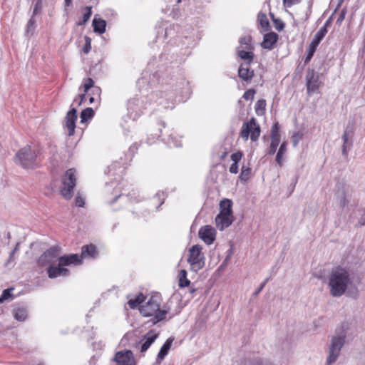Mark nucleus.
Wrapping results in <instances>:
<instances>
[{
  "instance_id": "obj_3",
  "label": "nucleus",
  "mask_w": 365,
  "mask_h": 365,
  "mask_svg": "<svg viewBox=\"0 0 365 365\" xmlns=\"http://www.w3.org/2000/svg\"><path fill=\"white\" fill-rule=\"evenodd\" d=\"M37 156L36 150L30 146H26L16 153L14 161L24 168L33 169L38 165Z\"/></svg>"
},
{
  "instance_id": "obj_37",
  "label": "nucleus",
  "mask_w": 365,
  "mask_h": 365,
  "mask_svg": "<svg viewBox=\"0 0 365 365\" xmlns=\"http://www.w3.org/2000/svg\"><path fill=\"white\" fill-rule=\"evenodd\" d=\"M91 9H92L91 6H86L85 8V12L83 15L82 20L80 21L79 22H78V25H79V26L84 25L89 20L91 14H92Z\"/></svg>"
},
{
  "instance_id": "obj_14",
  "label": "nucleus",
  "mask_w": 365,
  "mask_h": 365,
  "mask_svg": "<svg viewBox=\"0 0 365 365\" xmlns=\"http://www.w3.org/2000/svg\"><path fill=\"white\" fill-rule=\"evenodd\" d=\"M158 334L156 333L154 330L149 331L143 338V339L139 342L140 345V351L143 353L146 351L151 344L156 340L158 337Z\"/></svg>"
},
{
  "instance_id": "obj_53",
  "label": "nucleus",
  "mask_w": 365,
  "mask_h": 365,
  "mask_svg": "<svg viewBox=\"0 0 365 365\" xmlns=\"http://www.w3.org/2000/svg\"><path fill=\"white\" fill-rule=\"evenodd\" d=\"M75 204L78 207H83L85 204L84 198L80 195H77L75 199Z\"/></svg>"
},
{
  "instance_id": "obj_20",
  "label": "nucleus",
  "mask_w": 365,
  "mask_h": 365,
  "mask_svg": "<svg viewBox=\"0 0 365 365\" xmlns=\"http://www.w3.org/2000/svg\"><path fill=\"white\" fill-rule=\"evenodd\" d=\"M160 97L158 99V103L163 106L165 108H174V93H167L165 91L160 93Z\"/></svg>"
},
{
  "instance_id": "obj_22",
  "label": "nucleus",
  "mask_w": 365,
  "mask_h": 365,
  "mask_svg": "<svg viewBox=\"0 0 365 365\" xmlns=\"http://www.w3.org/2000/svg\"><path fill=\"white\" fill-rule=\"evenodd\" d=\"M98 255L96 247L93 245H84L81 248V255H79L81 259L83 258H96Z\"/></svg>"
},
{
  "instance_id": "obj_45",
  "label": "nucleus",
  "mask_w": 365,
  "mask_h": 365,
  "mask_svg": "<svg viewBox=\"0 0 365 365\" xmlns=\"http://www.w3.org/2000/svg\"><path fill=\"white\" fill-rule=\"evenodd\" d=\"M274 26L278 31H281L284 28V24L280 19H273Z\"/></svg>"
},
{
  "instance_id": "obj_24",
  "label": "nucleus",
  "mask_w": 365,
  "mask_h": 365,
  "mask_svg": "<svg viewBox=\"0 0 365 365\" xmlns=\"http://www.w3.org/2000/svg\"><path fill=\"white\" fill-rule=\"evenodd\" d=\"M173 338H168L164 343V344L162 346L157 356L156 360L158 362H160L162 360H163L165 356L168 354L169 350L173 342Z\"/></svg>"
},
{
  "instance_id": "obj_47",
  "label": "nucleus",
  "mask_w": 365,
  "mask_h": 365,
  "mask_svg": "<svg viewBox=\"0 0 365 365\" xmlns=\"http://www.w3.org/2000/svg\"><path fill=\"white\" fill-rule=\"evenodd\" d=\"M242 157V153L240 151L234 153L231 155V160L233 161V163H238Z\"/></svg>"
},
{
  "instance_id": "obj_36",
  "label": "nucleus",
  "mask_w": 365,
  "mask_h": 365,
  "mask_svg": "<svg viewBox=\"0 0 365 365\" xmlns=\"http://www.w3.org/2000/svg\"><path fill=\"white\" fill-rule=\"evenodd\" d=\"M251 37L243 36L240 38V43L243 49L251 50L252 48L251 46Z\"/></svg>"
},
{
  "instance_id": "obj_44",
  "label": "nucleus",
  "mask_w": 365,
  "mask_h": 365,
  "mask_svg": "<svg viewBox=\"0 0 365 365\" xmlns=\"http://www.w3.org/2000/svg\"><path fill=\"white\" fill-rule=\"evenodd\" d=\"M83 83H84L83 88H84L85 93H87L89 89L93 88L94 87V86H93L94 81L91 78H85L83 81Z\"/></svg>"
},
{
  "instance_id": "obj_31",
  "label": "nucleus",
  "mask_w": 365,
  "mask_h": 365,
  "mask_svg": "<svg viewBox=\"0 0 365 365\" xmlns=\"http://www.w3.org/2000/svg\"><path fill=\"white\" fill-rule=\"evenodd\" d=\"M94 115V111L91 108H87L81 113V123H84L91 120Z\"/></svg>"
},
{
  "instance_id": "obj_11",
  "label": "nucleus",
  "mask_w": 365,
  "mask_h": 365,
  "mask_svg": "<svg viewBox=\"0 0 365 365\" xmlns=\"http://www.w3.org/2000/svg\"><path fill=\"white\" fill-rule=\"evenodd\" d=\"M114 360L118 365H135L134 356L130 350L117 352Z\"/></svg>"
},
{
  "instance_id": "obj_35",
  "label": "nucleus",
  "mask_w": 365,
  "mask_h": 365,
  "mask_svg": "<svg viewBox=\"0 0 365 365\" xmlns=\"http://www.w3.org/2000/svg\"><path fill=\"white\" fill-rule=\"evenodd\" d=\"M167 144L170 147H180L182 145L181 140L173 135H170L168 140Z\"/></svg>"
},
{
  "instance_id": "obj_39",
  "label": "nucleus",
  "mask_w": 365,
  "mask_h": 365,
  "mask_svg": "<svg viewBox=\"0 0 365 365\" xmlns=\"http://www.w3.org/2000/svg\"><path fill=\"white\" fill-rule=\"evenodd\" d=\"M144 299V296L140 294L138 296H137L134 299H130L128 301V304L131 309H134L138 305H140Z\"/></svg>"
},
{
  "instance_id": "obj_17",
  "label": "nucleus",
  "mask_w": 365,
  "mask_h": 365,
  "mask_svg": "<svg viewBox=\"0 0 365 365\" xmlns=\"http://www.w3.org/2000/svg\"><path fill=\"white\" fill-rule=\"evenodd\" d=\"M47 273L49 278L53 279L61 276H68L69 274V270L61 265L58 262L57 266L49 265L47 269Z\"/></svg>"
},
{
  "instance_id": "obj_1",
  "label": "nucleus",
  "mask_w": 365,
  "mask_h": 365,
  "mask_svg": "<svg viewBox=\"0 0 365 365\" xmlns=\"http://www.w3.org/2000/svg\"><path fill=\"white\" fill-rule=\"evenodd\" d=\"M354 275L346 267L336 266L331 269L328 275V287L330 294L340 297L352 287Z\"/></svg>"
},
{
  "instance_id": "obj_30",
  "label": "nucleus",
  "mask_w": 365,
  "mask_h": 365,
  "mask_svg": "<svg viewBox=\"0 0 365 365\" xmlns=\"http://www.w3.org/2000/svg\"><path fill=\"white\" fill-rule=\"evenodd\" d=\"M232 202L229 199H224L220 203V212L219 213H226V214H232Z\"/></svg>"
},
{
  "instance_id": "obj_28",
  "label": "nucleus",
  "mask_w": 365,
  "mask_h": 365,
  "mask_svg": "<svg viewBox=\"0 0 365 365\" xmlns=\"http://www.w3.org/2000/svg\"><path fill=\"white\" fill-rule=\"evenodd\" d=\"M257 21L262 29V32H266L269 31L270 29V24L269 22V20L267 19V16L264 13H259L257 16Z\"/></svg>"
},
{
  "instance_id": "obj_32",
  "label": "nucleus",
  "mask_w": 365,
  "mask_h": 365,
  "mask_svg": "<svg viewBox=\"0 0 365 365\" xmlns=\"http://www.w3.org/2000/svg\"><path fill=\"white\" fill-rule=\"evenodd\" d=\"M190 284V281L187 279V271L185 269H181L179 273V286L180 287H188Z\"/></svg>"
},
{
  "instance_id": "obj_61",
  "label": "nucleus",
  "mask_w": 365,
  "mask_h": 365,
  "mask_svg": "<svg viewBox=\"0 0 365 365\" xmlns=\"http://www.w3.org/2000/svg\"><path fill=\"white\" fill-rule=\"evenodd\" d=\"M72 1H73V0H65V4H66V6H69L71 4Z\"/></svg>"
},
{
  "instance_id": "obj_56",
  "label": "nucleus",
  "mask_w": 365,
  "mask_h": 365,
  "mask_svg": "<svg viewBox=\"0 0 365 365\" xmlns=\"http://www.w3.org/2000/svg\"><path fill=\"white\" fill-rule=\"evenodd\" d=\"M230 172L231 173L236 174L238 173V165L237 163H232L230 167Z\"/></svg>"
},
{
  "instance_id": "obj_42",
  "label": "nucleus",
  "mask_w": 365,
  "mask_h": 365,
  "mask_svg": "<svg viewBox=\"0 0 365 365\" xmlns=\"http://www.w3.org/2000/svg\"><path fill=\"white\" fill-rule=\"evenodd\" d=\"M303 133L301 132L294 133L292 136V142L294 147H296L299 142L302 139Z\"/></svg>"
},
{
  "instance_id": "obj_2",
  "label": "nucleus",
  "mask_w": 365,
  "mask_h": 365,
  "mask_svg": "<svg viewBox=\"0 0 365 365\" xmlns=\"http://www.w3.org/2000/svg\"><path fill=\"white\" fill-rule=\"evenodd\" d=\"M139 310L144 317H153L150 319L153 324L164 319L168 312L166 309H160V299L157 296H152L147 302L140 306Z\"/></svg>"
},
{
  "instance_id": "obj_34",
  "label": "nucleus",
  "mask_w": 365,
  "mask_h": 365,
  "mask_svg": "<svg viewBox=\"0 0 365 365\" xmlns=\"http://www.w3.org/2000/svg\"><path fill=\"white\" fill-rule=\"evenodd\" d=\"M279 142L280 139L277 138L276 136L271 138V143L267 153L269 155H274L275 153Z\"/></svg>"
},
{
  "instance_id": "obj_16",
  "label": "nucleus",
  "mask_w": 365,
  "mask_h": 365,
  "mask_svg": "<svg viewBox=\"0 0 365 365\" xmlns=\"http://www.w3.org/2000/svg\"><path fill=\"white\" fill-rule=\"evenodd\" d=\"M76 120L77 110L75 108H73L67 113L66 116V128H67L68 134L70 136L74 134Z\"/></svg>"
},
{
  "instance_id": "obj_43",
  "label": "nucleus",
  "mask_w": 365,
  "mask_h": 365,
  "mask_svg": "<svg viewBox=\"0 0 365 365\" xmlns=\"http://www.w3.org/2000/svg\"><path fill=\"white\" fill-rule=\"evenodd\" d=\"M265 106H266L265 101L264 100H259L256 103V106H255L256 113L257 114H259V112L263 113L265 110Z\"/></svg>"
},
{
  "instance_id": "obj_62",
  "label": "nucleus",
  "mask_w": 365,
  "mask_h": 365,
  "mask_svg": "<svg viewBox=\"0 0 365 365\" xmlns=\"http://www.w3.org/2000/svg\"><path fill=\"white\" fill-rule=\"evenodd\" d=\"M95 101V98L93 96L90 97L89 102L90 103H93Z\"/></svg>"
},
{
  "instance_id": "obj_5",
  "label": "nucleus",
  "mask_w": 365,
  "mask_h": 365,
  "mask_svg": "<svg viewBox=\"0 0 365 365\" xmlns=\"http://www.w3.org/2000/svg\"><path fill=\"white\" fill-rule=\"evenodd\" d=\"M76 183V170L68 169L62 178V186L60 190V193L63 198L66 200L72 198Z\"/></svg>"
},
{
  "instance_id": "obj_33",
  "label": "nucleus",
  "mask_w": 365,
  "mask_h": 365,
  "mask_svg": "<svg viewBox=\"0 0 365 365\" xmlns=\"http://www.w3.org/2000/svg\"><path fill=\"white\" fill-rule=\"evenodd\" d=\"M35 29L36 20L34 19V16H31L26 24L25 35L27 36H32L34 34Z\"/></svg>"
},
{
  "instance_id": "obj_52",
  "label": "nucleus",
  "mask_w": 365,
  "mask_h": 365,
  "mask_svg": "<svg viewBox=\"0 0 365 365\" xmlns=\"http://www.w3.org/2000/svg\"><path fill=\"white\" fill-rule=\"evenodd\" d=\"M301 0H283V4L285 7H291L293 5L297 4Z\"/></svg>"
},
{
  "instance_id": "obj_19",
  "label": "nucleus",
  "mask_w": 365,
  "mask_h": 365,
  "mask_svg": "<svg viewBox=\"0 0 365 365\" xmlns=\"http://www.w3.org/2000/svg\"><path fill=\"white\" fill-rule=\"evenodd\" d=\"M58 262L63 267L70 264H78L81 263V257L78 254L64 255L58 258Z\"/></svg>"
},
{
  "instance_id": "obj_8",
  "label": "nucleus",
  "mask_w": 365,
  "mask_h": 365,
  "mask_svg": "<svg viewBox=\"0 0 365 365\" xmlns=\"http://www.w3.org/2000/svg\"><path fill=\"white\" fill-rule=\"evenodd\" d=\"M59 251L57 247H51L48 249L38 258V266L43 267L54 262L59 256Z\"/></svg>"
},
{
  "instance_id": "obj_23",
  "label": "nucleus",
  "mask_w": 365,
  "mask_h": 365,
  "mask_svg": "<svg viewBox=\"0 0 365 365\" xmlns=\"http://www.w3.org/2000/svg\"><path fill=\"white\" fill-rule=\"evenodd\" d=\"M14 318L19 322H24L28 317V311L26 307L18 305L13 309Z\"/></svg>"
},
{
  "instance_id": "obj_49",
  "label": "nucleus",
  "mask_w": 365,
  "mask_h": 365,
  "mask_svg": "<svg viewBox=\"0 0 365 365\" xmlns=\"http://www.w3.org/2000/svg\"><path fill=\"white\" fill-rule=\"evenodd\" d=\"M85 41H86V43H85L84 47L83 48V51L85 53H88L91 49V40L90 38L86 36Z\"/></svg>"
},
{
  "instance_id": "obj_4",
  "label": "nucleus",
  "mask_w": 365,
  "mask_h": 365,
  "mask_svg": "<svg viewBox=\"0 0 365 365\" xmlns=\"http://www.w3.org/2000/svg\"><path fill=\"white\" fill-rule=\"evenodd\" d=\"M346 335L341 332L332 336L328 346L326 365H333L338 359L345 342Z\"/></svg>"
},
{
  "instance_id": "obj_10",
  "label": "nucleus",
  "mask_w": 365,
  "mask_h": 365,
  "mask_svg": "<svg viewBox=\"0 0 365 365\" xmlns=\"http://www.w3.org/2000/svg\"><path fill=\"white\" fill-rule=\"evenodd\" d=\"M307 89L309 93H314L320 87L319 76L314 70L309 69L306 74Z\"/></svg>"
},
{
  "instance_id": "obj_50",
  "label": "nucleus",
  "mask_w": 365,
  "mask_h": 365,
  "mask_svg": "<svg viewBox=\"0 0 365 365\" xmlns=\"http://www.w3.org/2000/svg\"><path fill=\"white\" fill-rule=\"evenodd\" d=\"M276 137L279 139H280V135L279 133V126H278V123H276L272 128V130H271V138L272 137Z\"/></svg>"
},
{
  "instance_id": "obj_51",
  "label": "nucleus",
  "mask_w": 365,
  "mask_h": 365,
  "mask_svg": "<svg viewBox=\"0 0 365 365\" xmlns=\"http://www.w3.org/2000/svg\"><path fill=\"white\" fill-rule=\"evenodd\" d=\"M255 93V91L253 89H250L244 93L243 98L245 100L252 99L254 98Z\"/></svg>"
},
{
  "instance_id": "obj_55",
  "label": "nucleus",
  "mask_w": 365,
  "mask_h": 365,
  "mask_svg": "<svg viewBox=\"0 0 365 365\" xmlns=\"http://www.w3.org/2000/svg\"><path fill=\"white\" fill-rule=\"evenodd\" d=\"M269 278H266L264 282L260 284L259 287L254 292V295L257 296L263 289L266 284L269 282Z\"/></svg>"
},
{
  "instance_id": "obj_38",
  "label": "nucleus",
  "mask_w": 365,
  "mask_h": 365,
  "mask_svg": "<svg viewBox=\"0 0 365 365\" xmlns=\"http://www.w3.org/2000/svg\"><path fill=\"white\" fill-rule=\"evenodd\" d=\"M286 152V143H283L277 153L276 155V162L281 166L282 165V156L284 155V153Z\"/></svg>"
},
{
  "instance_id": "obj_63",
  "label": "nucleus",
  "mask_w": 365,
  "mask_h": 365,
  "mask_svg": "<svg viewBox=\"0 0 365 365\" xmlns=\"http://www.w3.org/2000/svg\"><path fill=\"white\" fill-rule=\"evenodd\" d=\"M297 178H296L294 180V181H293L294 186H293V189H292V190H294V187L295 185L297 184Z\"/></svg>"
},
{
  "instance_id": "obj_27",
  "label": "nucleus",
  "mask_w": 365,
  "mask_h": 365,
  "mask_svg": "<svg viewBox=\"0 0 365 365\" xmlns=\"http://www.w3.org/2000/svg\"><path fill=\"white\" fill-rule=\"evenodd\" d=\"M240 365H269V361L263 360L259 356H256L245 359Z\"/></svg>"
},
{
  "instance_id": "obj_54",
  "label": "nucleus",
  "mask_w": 365,
  "mask_h": 365,
  "mask_svg": "<svg viewBox=\"0 0 365 365\" xmlns=\"http://www.w3.org/2000/svg\"><path fill=\"white\" fill-rule=\"evenodd\" d=\"M250 171V168H246V169H245V168L243 167V168H242V172H241V173H240V178L241 180H245L247 179V175H248V174H249Z\"/></svg>"
},
{
  "instance_id": "obj_26",
  "label": "nucleus",
  "mask_w": 365,
  "mask_h": 365,
  "mask_svg": "<svg viewBox=\"0 0 365 365\" xmlns=\"http://www.w3.org/2000/svg\"><path fill=\"white\" fill-rule=\"evenodd\" d=\"M328 24V21L326 22L325 25L323 26L315 34L313 40L312 41L311 43L318 46L320 41L324 38L325 35L327 33V25Z\"/></svg>"
},
{
  "instance_id": "obj_9",
  "label": "nucleus",
  "mask_w": 365,
  "mask_h": 365,
  "mask_svg": "<svg viewBox=\"0 0 365 365\" xmlns=\"http://www.w3.org/2000/svg\"><path fill=\"white\" fill-rule=\"evenodd\" d=\"M351 189L349 185L340 183L337 186L336 198L341 208L348 205L351 197Z\"/></svg>"
},
{
  "instance_id": "obj_15",
  "label": "nucleus",
  "mask_w": 365,
  "mask_h": 365,
  "mask_svg": "<svg viewBox=\"0 0 365 365\" xmlns=\"http://www.w3.org/2000/svg\"><path fill=\"white\" fill-rule=\"evenodd\" d=\"M353 135V128L349 127V125L345 129L343 135H342V140H343V145H342V155L344 156H347L348 151L350 150L351 147L352 146V138Z\"/></svg>"
},
{
  "instance_id": "obj_40",
  "label": "nucleus",
  "mask_w": 365,
  "mask_h": 365,
  "mask_svg": "<svg viewBox=\"0 0 365 365\" xmlns=\"http://www.w3.org/2000/svg\"><path fill=\"white\" fill-rule=\"evenodd\" d=\"M317 46L311 43L309 44L308 48H307V56L304 58V63H307L310 61V60L312 59V56H314V53H315L316 51V49H317Z\"/></svg>"
},
{
  "instance_id": "obj_59",
  "label": "nucleus",
  "mask_w": 365,
  "mask_h": 365,
  "mask_svg": "<svg viewBox=\"0 0 365 365\" xmlns=\"http://www.w3.org/2000/svg\"><path fill=\"white\" fill-rule=\"evenodd\" d=\"M344 17H345V12L344 11H342L337 19V22H341L344 19Z\"/></svg>"
},
{
  "instance_id": "obj_21",
  "label": "nucleus",
  "mask_w": 365,
  "mask_h": 365,
  "mask_svg": "<svg viewBox=\"0 0 365 365\" xmlns=\"http://www.w3.org/2000/svg\"><path fill=\"white\" fill-rule=\"evenodd\" d=\"M248 63H241L238 69V75L245 81H250L254 76V71L250 70Z\"/></svg>"
},
{
  "instance_id": "obj_58",
  "label": "nucleus",
  "mask_w": 365,
  "mask_h": 365,
  "mask_svg": "<svg viewBox=\"0 0 365 365\" xmlns=\"http://www.w3.org/2000/svg\"><path fill=\"white\" fill-rule=\"evenodd\" d=\"M79 101L77 99L74 100V102H77L78 106H81L83 101L86 99V93L78 96Z\"/></svg>"
},
{
  "instance_id": "obj_48",
  "label": "nucleus",
  "mask_w": 365,
  "mask_h": 365,
  "mask_svg": "<svg viewBox=\"0 0 365 365\" xmlns=\"http://www.w3.org/2000/svg\"><path fill=\"white\" fill-rule=\"evenodd\" d=\"M41 8H42V1L37 0L34 5L32 16H34L38 14L40 11L41 10Z\"/></svg>"
},
{
  "instance_id": "obj_46",
  "label": "nucleus",
  "mask_w": 365,
  "mask_h": 365,
  "mask_svg": "<svg viewBox=\"0 0 365 365\" xmlns=\"http://www.w3.org/2000/svg\"><path fill=\"white\" fill-rule=\"evenodd\" d=\"M19 242H17L14 249L10 252L9 259L6 263L8 265L10 262L14 261V255L19 250Z\"/></svg>"
},
{
  "instance_id": "obj_7",
  "label": "nucleus",
  "mask_w": 365,
  "mask_h": 365,
  "mask_svg": "<svg viewBox=\"0 0 365 365\" xmlns=\"http://www.w3.org/2000/svg\"><path fill=\"white\" fill-rule=\"evenodd\" d=\"M260 127L255 118L242 124L240 136L247 141L250 135L252 141H257L260 135Z\"/></svg>"
},
{
  "instance_id": "obj_29",
  "label": "nucleus",
  "mask_w": 365,
  "mask_h": 365,
  "mask_svg": "<svg viewBox=\"0 0 365 365\" xmlns=\"http://www.w3.org/2000/svg\"><path fill=\"white\" fill-rule=\"evenodd\" d=\"M245 50L246 49L237 50V55L241 59L245 61L244 63L250 64L251 62H252L253 61L254 53L252 51H250L249 50Z\"/></svg>"
},
{
  "instance_id": "obj_57",
  "label": "nucleus",
  "mask_w": 365,
  "mask_h": 365,
  "mask_svg": "<svg viewBox=\"0 0 365 365\" xmlns=\"http://www.w3.org/2000/svg\"><path fill=\"white\" fill-rule=\"evenodd\" d=\"M101 93V89L100 88V87L94 86L92 88V95L100 96Z\"/></svg>"
},
{
  "instance_id": "obj_13",
  "label": "nucleus",
  "mask_w": 365,
  "mask_h": 365,
  "mask_svg": "<svg viewBox=\"0 0 365 365\" xmlns=\"http://www.w3.org/2000/svg\"><path fill=\"white\" fill-rule=\"evenodd\" d=\"M233 220L232 214L219 213L215 217V225L219 230L222 231L231 225Z\"/></svg>"
},
{
  "instance_id": "obj_12",
  "label": "nucleus",
  "mask_w": 365,
  "mask_h": 365,
  "mask_svg": "<svg viewBox=\"0 0 365 365\" xmlns=\"http://www.w3.org/2000/svg\"><path fill=\"white\" fill-rule=\"evenodd\" d=\"M200 238L207 245H211L215 240L216 232L210 225L200 227L198 232Z\"/></svg>"
},
{
  "instance_id": "obj_25",
  "label": "nucleus",
  "mask_w": 365,
  "mask_h": 365,
  "mask_svg": "<svg viewBox=\"0 0 365 365\" xmlns=\"http://www.w3.org/2000/svg\"><path fill=\"white\" fill-rule=\"evenodd\" d=\"M93 31L102 34L106 31V21L101 18L94 17L93 20Z\"/></svg>"
},
{
  "instance_id": "obj_6",
  "label": "nucleus",
  "mask_w": 365,
  "mask_h": 365,
  "mask_svg": "<svg viewBox=\"0 0 365 365\" xmlns=\"http://www.w3.org/2000/svg\"><path fill=\"white\" fill-rule=\"evenodd\" d=\"M187 262L190 265L191 270L197 272L202 269L205 264V257L202 252V247L195 245L189 249Z\"/></svg>"
},
{
  "instance_id": "obj_41",
  "label": "nucleus",
  "mask_w": 365,
  "mask_h": 365,
  "mask_svg": "<svg viewBox=\"0 0 365 365\" xmlns=\"http://www.w3.org/2000/svg\"><path fill=\"white\" fill-rule=\"evenodd\" d=\"M13 289H6L2 292L1 295L0 296V304H1L4 301L11 298L12 297V292Z\"/></svg>"
},
{
  "instance_id": "obj_64",
  "label": "nucleus",
  "mask_w": 365,
  "mask_h": 365,
  "mask_svg": "<svg viewBox=\"0 0 365 365\" xmlns=\"http://www.w3.org/2000/svg\"><path fill=\"white\" fill-rule=\"evenodd\" d=\"M269 15H270V16H271V18H272V20H273L274 19H276V18L274 17V14H273L272 13H269Z\"/></svg>"
},
{
  "instance_id": "obj_18",
  "label": "nucleus",
  "mask_w": 365,
  "mask_h": 365,
  "mask_svg": "<svg viewBox=\"0 0 365 365\" xmlns=\"http://www.w3.org/2000/svg\"><path fill=\"white\" fill-rule=\"evenodd\" d=\"M278 34L274 32H268L264 35L263 41L261 43L262 48L268 50L273 49L278 40Z\"/></svg>"
},
{
  "instance_id": "obj_60",
  "label": "nucleus",
  "mask_w": 365,
  "mask_h": 365,
  "mask_svg": "<svg viewBox=\"0 0 365 365\" xmlns=\"http://www.w3.org/2000/svg\"><path fill=\"white\" fill-rule=\"evenodd\" d=\"M123 195V194H120V195H117V196L113 199V200H112V201L110 202V204H113L114 202H115V201L117 200V199H118V198H119V197H122Z\"/></svg>"
}]
</instances>
